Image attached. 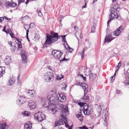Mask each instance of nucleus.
<instances>
[{
    "label": "nucleus",
    "instance_id": "obj_1",
    "mask_svg": "<svg viewBox=\"0 0 129 129\" xmlns=\"http://www.w3.org/2000/svg\"><path fill=\"white\" fill-rule=\"evenodd\" d=\"M46 39L43 44L44 46H46L47 45H50L52 43L57 41L58 39L61 37V40L63 42H64V35L59 36L58 33H54L53 35L47 34L46 35Z\"/></svg>",
    "mask_w": 129,
    "mask_h": 129
},
{
    "label": "nucleus",
    "instance_id": "obj_2",
    "mask_svg": "<svg viewBox=\"0 0 129 129\" xmlns=\"http://www.w3.org/2000/svg\"><path fill=\"white\" fill-rule=\"evenodd\" d=\"M58 106L61 113L59 116L60 118L56 120L54 125V127L63 125V122L64 123V105L61 103L59 104Z\"/></svg>",
    "mask_w": 129,
    "mask_h": 129
},
{
    "label": "nucleus",
    "instance_id": "obj_3",
    "mask_svg": "<svg viewBox=\"0 0 129 129\" xmlns=\"http://www.w3.org/2000/svg\"><path fill=\"white\" fill-rule=\"evenodd\" d=\"M119 5H114L113 7L110 9L111 14L114 15V18H115L117 19L120 20L121 19V16L119 15L117 12H118L119 11L117 9H120V8L119 6Z\"/></svg>",
    "mask_w": 129,
    "mask_h": 129
},
{
    "label": "nucleus",
    "instance_id": "obj_4",
    "mask_svg": "<svg viewBox=\"0 0 129 129\" xmlns=\"http://www.w3.org/2000/svg\"><path fill=\"white\" fill-rule=\"evenodd\" d=\"M34 118L35 120L41 122L45 119V114L42 112H38L34 115Z\"/></svg>",
    "mask_w": 129,
    "mask_h": 129
},
{
    "label": "nucleus",
    "instance_id": "obj_5",
    "mask_svg": "<svg viewBox=\"0 0 129 129\" xmlns=\"http://www.w3.org/2000/svg\"><path fill=\"white\" fill-rule=\"evenodd\" d=\"M48 103L45 104L43 106L45 108H48L49 109L51 110V111L53 112V114L57 112L58 108L55 105H48Z\"/></svg>",
    "mask_w": 129,
    "mask_h": 129
},
{
    "label": "nucleus",
    "instance_id": "obj_6",
    "mask_svg": "<svg viewBox=\"0 0 129 129\" xmlns=\"http://www.w3.org/2000/svg\"><path fill=\"white\" fill-rule=\"evenodd\" d=\"M62 54V52L59 50L54 49L52 51V55L56 58L59 59Z\"/></svg>",
    "mask_w": 129,
    "mask_h": 129
},
{
    "label": "nucleus",
    "instance_id": "obj_7",
    "mask_svg": "<svg viewBox=\"0 0 129 129\" xmlns=\"http://www.w3.org/2000/svg\"><path fill=\"white\" fill-rule=\"evenodd\" d=\"M57 97H54L51 95L50 96H48L47 98L48 100V102H46V103H45L44 104V105L45 104L47 103H48L47 104L48 105H54V102L56 100V99H57Z\"/></svg>",
    "mask_w": 129,
    "mask_h": 129
},
{
    "label": "nucleus",
    "instance_id": "obj_8",
    "mask_svg": "<svg viewBox=\"0 0 129 129\" xmlns=\"http://www.w3.org/2000/svg\"><path fill=\"white\" fill-rule=\"evenodd\" d=\"M53 77V73L51 72H48L47 73L44 77L45 80L47 82L50 81L51 80V77Z\"/></svg>",
    "mask_w": 129,
    "mask_h": 129
},
{
    "label": "nucleus",
    "instance_id": "obj_9",
    "mask_svg": "<svg viewBox=\"0 0 129 129\" xmlns=\"http://www.w3.org/2000/svg\"><path fill=\"white\" fill-rule=\"evenodd\" d=\"M25 97L23 96H19L18 99L17 100V103L18 105H21L26 101Z\"/></svg>",
    "mask_w": 129,
    "mask_h": 129
},
{
    "label": "nucleus",
    "instance_id": "obj_10",
    "mask_svg": "<svg viewBox=\"0 0 129 129\" xmlns=\"http://www.w3.org/2000/svg\"><path fill=\"white\" fill-rule=\"evenodd\" d=\"M22 57V60L23 62L24 63L27 62L26 55L25 54V51L24 50H22L20 52Z\"/></svg>",
    "mask_w": 129,
    "mask_h": 129
},
{
    "label": "nucleus",
    "instance_id": "obj_11",
    "mask_svg": "<svg viewBox=\"0 0 129 129\" xmlns=\"http://www.w3.org/2000/svg\"><path fill=\"white\" fill-rule=\"evenodd\" d=\"M123 26H121L113 32V35L116 36H119L123 31Z\"/></svg>",
    "mask_w": 129,
    "mask_h": 129
},
{
    "label": "nucleus",
    "instance_id": "obj_12",
    "mask_svg": "<svg viewBox=\"0 0 129 129\" xmlns=\"http://www.w3.org/2000/svg\"><path fill=\"white\" fill-rule=\"evenodd\" d=\"M28 105L31 109H34L36 107V104L35 102L32 100L28 101Z\"/></svg>",
    "mask_w": 129,
    "mask_h": 129
},
{
    "label": "nucleus",
    "instance_id": "obj_13",
    "mask_svg": "<svg viewBox=\"0 0 129 129\" xmlns=\"http://www.w3.org/2000/svg\"><path fill=\"white\" fill-rule=\"evenodd\" d=\"M65 43H66V45H65V48L66 50L65 51L66 52V53L68 54L69 52L72 53L73 50L72 48H71L69 46V45L67 43V42L65 39Z\"/></svg>",
    "mask_w": 129,
    "mask_h": 129
},
{
    "label": "nucleus",
    "instance_id": "obj_14",
    "mask_svg": "<svg viewBox=\"0 0 129 129\" xmlns=\"http://www.w3.org/2000/svg\"><path fill=\"white\" fill-rule=\"evenodd\" d=\"M114 39V38H111V34H109L106 36L104 42L105 43H109Z\"/></svg>",
    "mask_w": 129,
    "mask_h": 129
},
{
    "label": "nucleus",
    "instance_id": "obj_15",
    "mask_svg": "<svg viewBox=\"0 0 129 129\" xmlns=\"http://www.w3.org/2000/svg\"><path fill=\"white\" fill-rule=\"evenodd\" d=\"M92 107L91 105H89L86 111L85 115H91L93 112V111L92 109Z\"/></svg>",
    "mask_w": 129,
    "mask_h": 129
},
{
    "label": "nucleus",
    "instance_id": "obj_16",
    "mask_svg": "<svg viewBox=\"0 0 129 129\" xmlns=\"http://www.w3.org/2000/svg\"><path fill=\"white\" fill-rule=\"evenodd\" d=\"M70 124L68 120V118L65 117V127L66 128H68V129H72L73 124H72L70 126L69 124Z\"/></svg>",
    "mask_w": 129,
    "mask_h": 129
},
{
    "label": "nucleus",
    "instance_id": "obj_17",
    "mask_svg": "<svg viewBox=\"0 0 129 129\" xmlns=\"http://www.w3.org/2000/svg\"><path fill=\"white\" fill-rule=\"evenodd\" d=\"M6 64L8 65L11 62V59L10 56H6L5 59L4 60Z\"/></svg>",
    "mask_w": 129,
    "mask_h": 129
},
{
    "label": "nucleus",
    "instance_id": "obj_18",
    "mask_svg": "<svg viewBox=\"0 0 129 129\" xmlns=\"http://www.w3.org/2000/svg\"><path fill=\"white\" fill-rule=\"evenodd\" d=\"M80 86L82 87L84 90H86V92H87L88 90V85L85 83H81Z\"/></svg>",
    "mask_w": 129,
    "mask_h": 129
},
{
    "label": "nucleus",
    "instance_id": "obj_19",
    "mask_svg": "<svg viewBox=\"0 0 129 129\" xmlns=\"http://www.w3.org/2000/svg\"><path fill=\"white\" fill-rule=\"evenodd\" d=\"M50 93L51 96L58 97V95H57L56 90V89L51 90Z\"/></svg>",
    "mask_w": 129,
    "mask_h": 129
},
{
    "label": "nucleus",
    "instance_id": "obj_20",
    "mask_svg": "<svg viewBox=\"0 0 129 129\" xmlns=\"http://www.w3.org/2000/svg\"><path fill=\"white\" fill-rule=\"evenodd\" d=\"M69 108L68 107V105H65V117L67 116L70 114Z\"/></svg>",
    "mask_w": 129,
    "mask_h": 129
},
{
    "label": "nucleus",
    "instance_id": "obj_21",
    "mask_svg": "<svg viewBox=\"0 0 129 129\" xmlns=\"http://www.w3.org/2000/svg\"><path fill=\"white\" fill-rule=\"evenodd\" d=\"M32 125V124L30 123V122L29 123H26L25 124L24 129H31Z\"/></svg>",
    "mask_w": 129,
    "mask_h": 129
},
{
    "label": "nucleus",
    "instance_id": "obj_22",
    "mask_svg": "<svg viewBox=\"0 0 129 129\" xmlns=\"http://www.w3.org/2000/svg\"><path fill=\"white\" fill-rule=\"evenodd\" d=\"M57 95H58V97H57V99H58L59 100H60L59 99L60 98L61 99L60 100V101L61 102H63V100H64V98L63 97V96H64L63 94H58Z\"/></svg>",
    "mask_w": 129,
    "mask_h": 129
},
{
    "label": "nucleus",
    "instance_id": "obj_23",
    "mask_svg": "<svg viewBox=\"0 0 129 129\" xmlns=\"http://www.w3.org/2000/svg\"><path fill=\"white\" fill-rule=\"evenodd\" d=\"M110 17L109 20L107 22V26H109V23L110 22H111V20L113 19V18H114V15H112V14H111L110 13V14L109 15Z\"/></svg>",
    "mask_w": 129,
    "mask_h": 129
},
{
    "label": "nucleus",
    "instance_id": "obj_24",
    "mask_svg": "<svg viewBox=\"0 0 129 129\" xmlns=\"http://www.w3.org/2000/svg\"><path fill=\"white\" fill-rule=\"evenodd\" d=\"M76 116L77 118L81 121H83V116L82 114H76Z\"/></svg>",
    "mask_w": 129,
    "mask_h": 129
},
{
    "label": "nucleus",
    "instance_id": "obj_25",
    "mask_svg": "<svg viewBox=\"0 0 129 129\" xmlns=\"http://www.w3.org/2000/svg\"><path fill=\"white\" fill-rule=\"evenodd\" d=\"M89 104H87V103H86V104L84 105L83 108H82L83 110V112L84 114H85L86 112L85 110H87V109L88 107L89 106Z\"/></svg>",
    "mask_w": 129,
    "mask_h": 129
},
{
    "label": "nucleus",
    "instance_id": "obj_26",
    "mask_svg": "<svg viewBox=\"0 0 129 129\" xmlns=\"http://www.w3.org/2000/svg\"><path fill=\"white\" fill-rule=\"evenodd\" d=\"M98 106V109H97V113H98V116L99 117L100 115L101 112L102 110V109L101 108V105L100 106H98Z\"/></svg>",
    "mask_w": 129,
    "mask_h": 129
},
{
    "label": "nucleus",
    "instance_id": "obj_27",
    "mask_svg": "<svg viewBox=\"0 0 129 129\" xmlns=\"http://www.w3.org/2000/svg\"><path fill=\"white\" fill-rule=\"evenodd\" d=\"M90 74L89 76V80L91 81H92L94 79V78L96 77V75L93 74L92 73H91L90 72Z\"/></svg>",
    "mask_w": 129,
    "mask_h": 129
},
{
    "label": "nucleus",
    "instance_id": "obj_28",
    "mask_svg": "<svg viewBox=\"0 0 129 129\" xmlns=\"http://www.w3.org/2000/svg\"><path fill=\"white\" fill-rule=\"evenodd\" d=\"M42 104L43 105V106L44 107V104L45 103H46V102H48V98L47 99L46 97H44L42 98Z\"/></svg>",
    "mask_w": 129,
    "mask_h": 129
},
{
    "label": "nucleus",
    "instance_id": "obj_29",
    "mask_svg": "<svg viewBox=\"0 0 129 129\" xmlns=\"http://www.w3.org/2000/svg\"><path fill=\"white\" fill-rule=\"evenodd\" d=\"M64 76L62 75L61 74H58L56 75V79L58 80H60L62 78H63Z\"/></svg>",
    "mask_w": 129,
    "mask_h": 129
},
{
    "label": "nucleus",
    "instance_id": "obj_30",
    "mask_svg": "<svg viewBox=\"0 0 129 129\" xmlns=\"http://www.w3.org/2000/svg\"><path fill=\"white\" fill-rule=\"evenodd\" d=\"M22 114L23 115L25 116H28L30 114L27 111H25L22 112Z\"/></svg>",
    "mask_w": 129,
    "mask_h": 129
},
{
    "label": "nucleus",
    "instance_id": "obj_31",
    "mask_svg": "<svg viewBox=\"0 0 129 129\" xmlns=\"http://www.w3.org/2000/svg\"><path fill=\"white\" fill-rule=\"evenodd\" d=\"M5 68L4 67H0V71H1V72H2V73H2L3 74H4L5 73Z\"/></svg>",
    "mask_w": 129,
    "mask_h": 129
},
{
    "label": "nucleus",
    "instance_id": "obj_32",
    "mask_svg": "<svg viewBox=\"0 0 129 129\" xmlns=\"http://www.w3.org/2000/svg\"><path fill=\"white\" fill-rule=\"evenodd\" d=\"M78 104L80 106L81 108H83L84 105L86 104V103L84 102H80L78 103Z\"/></svg>",
    "mask_w": 129,
    "mask_h": 129
},
{
    "label": "nucleus",
    "instance_id": "obj_33",
    "mask_svg": "<svg viewBox=\"0 0 129 129\" xmlns=\"http://www.w3.org/2000/svg\"><path fill=\"white\" fill-rule=\"evenodd\" d=\"M81 99L84 100L85 102L88 101H89V97L88 96L83 97L82 98H81Z\"/></svg>",
    "mask_w": 129,
    "mask_h": 129
},
{
    "label": "nucleus",
    "instance_id": "obj_34",
    "mask_svg": "<svg viewBox=\"0 0 129 129\" xmlns=\"http://www.w3.org/2000/svg\"><path fill=\"white\" fill-rule=\"evenodd\" d=\"M6 124L5 123L1 124H0V128L1 129H5Z\"/></svg>",
    "mask_w": 129,
    "mask_h": 129
},
{
    "label": "nucleus",
    "instance_id": "obj_35",
    "mask_svg": "<svg viewBox=\"0 0 129 129\" xmlns=\"http://www.w3.org/2000/svg\"><path fill=\"white\" fill-rule=\"evenodd\" d=\"M17 6V4L13 2H12L10 3V6L11 7H14Z\"/></svg>",
    "mask_w": 129,
    "mask_h": 129
},
{
    "label": "nucleus",
    "instance_id": "obj_36",
    "mask_svg": "<svg viewBox=\"0 0 129 129\" xmlns=\"http://www.w3.org/2000/svg\"><path fill=\"white\" fill-rule=\"evenodd\" d=\"M9 85H12L14 83V80H12V79H10L9 80Z\"/></svg>",
    "mask_w": 129,
    "mask_h": 129
},
{
    "label": "nucleus",
    "instance_id": "obj_37",
    "mask_svg": "<svg viewBox=\"0 0 129 129\" xmlns=\"http://www.w3.org/2000/svg\"><path fill=\"white\" fill-rule=\"evenodd\" d=\"M10 3H10L9 1L6 2L5 3V5L6 7L7 8H8L9 6H10Z\"/></svg>",
    "mask_w": 129,
    "mask_h": 129
},
{
    "label": "nucleus",
    "instance_id": "obj_38",
    "mask_svg": "<svg viewBox=\"0 0 129 129\" xmlns=\"http://www.w3.org/2000/svg\"><path fill=\"white\" fill-rule=\"evenodd\" d=\"M95 29V26L94 25H93L91 27V32L94 33Z\"/></svg>",
    "mask_w": 129,
    "mask_h": 129
},
{
    "label": "nucleus",
    "instance_id": "obj_39",
    "mask_svg": "<svg viewBox=\"0 0 129 129\" xmlns=\"http://www.w3.org/2000/svg\"><path fill=\"white\" fill-rule=\"evenodd\" d=\"M35 37V39L37 40H39L40 38L39 35L37 33L36 34Z\"/></svg>",
    "mask_w": 129,
    "mask_h": 129
},
{
    "label": "nucleus",
    "instance_id": "obj_40",
    "mask_svg": "<svg viewBox=\"0 0 129 129\" xmlns=\"http://www.w3.org/2000/svg\"><path fill=\"white\" fill-rule=\"evenodd\" d=\"M18 6H19L20 4H21L22 3H23L24 2L25 0H18Z\"/></svg>",
    "mask_w": 129,
    "mask_h": 129
},
{
    "label": "nucleus",
    "instance_id": "obj_41",
    "mask_svg": "<svg viewBox=\"0 0 129 129\" xmlns=\"http://www.w3.org/2000/svg\"><path fill=\"white\" fill-rule=\"evenodd\" d=\"M6 33H8L9 34H10L12 32V30H11L10 29H7L6 30Z\"/></svg>",
    "mask_w": 129,
    "mask_h": 129
},
{
    "label": "nucleus",
    "instance_id": "obj_42",
    "mask_svg": "<svg viewBox=\"0 0 129 129\" xmlns=\"http://www.w3.org/2000/svg\"><path fill=\"white\" fill-rule=\"evenodd\" d=\"M35 26V24L33 23H31L29 25V28H30L31 27H34Z\"/></svg>",
    "mask_w": 129,
    "mask_h": 129
},
{
    "label": "nucleus",
    "instance_id": "obj_43",
    "mask_svg": "<svg viewBox=\"0 0 129 129\" xmlns=\"http://www.w3.org/2000/svg\"><path fill=\"white\" fill-rule=\"evenodd\" d=\"M18 49L19 48L21 49L22 48L21 43H18Z\"/></svg>",
    "mask_w": 129,
    "mask_h": 129
},
{
    "label": "nucleus",
    "instance_id": "obj_44",
    "mask_svg": "<svg viewBox=\"0 0 129 129\" xmlns=\"http://www.w3.org/2000/svg\"><path fill=\"white\" fill-rule=\"evenodd\" d=\"M80 76H81L83 79V80L84 81H86V77L84 76L83 74L79 75Z\"/></svg>",
    "mask_w": 129,
    "mask_h": 129
},
{
    "label": "nucleus",
    "instance_id": "obj_45",
    "mask_svg": "<svg viewBox=\"0 0 129 129\" xmlns=\"http://www.w3.org/2000/svg\"><path fill=\"white\" fill-rule=\"evenodd\" d=\"M114 77L113 76H112L110 78V79L111 80V83H112L113 81V80L114 79Z\"/></svg>",
    "mask_w": 129,
    "mask_h": 129
},
{
    "label": "nucleus",
    "instance_id": "obj_46",
    "mask_svg": "<svg viewBox=\"0 0 129 129\" xmlns=\"http://www.w3.org/2000/svg\"><path fill=\"white\" fill-rule=\"evenodd\" d=\"M38 15L40 16H41L42 15V12L40 11V10H39L38 11Z\"/></svg>",
    "mask_w": 129,
    "mask_h": 129
},
{
    "label": "nucleus",
    "instance_id": "obj_47",
    "mask_svg": "<svg viewBox=\"0 0 129 129\" xmlns=\"http://www.w3.org/2000/svg\"><path fill=\"white\" fill-rule=\"evenodd\" d=\"M32 92H33L32 90H30L28 91V93H30V94H30V95H33V93Z\"/></svg>",
    "mask_w": 129,
    "mask_h": 129
},
{
    "label": "nucleus",
    "instance_id": "obj_48",
    "mask_svg": "<svg viewBox=\"0 0 129 129\" xmlns=\"http://www.w3.org/2000/svg\"><path fill=\"white\" fill-rule=\"evenodd\" d=\"M10 35L11 37L12 38H14V34L12 32L10 34Z\"/></svg>",
    "mask_w": 129,
    "mask_h": 129
},
{
    "label": "nucleus",
    "instance_id": "obj_49",
    "mask_svg": "<svg viewBox=\"0 0 129 129\" xmlns=\"http://www.w3.org/2000/svg\"><path fill=\"white\" fill-rule=\"evenodd\" d=\"M80 82L79 81H77V82H76V85H80Z\"/></svg>",
    "mask_w": 129,
    "mask_h": 129
},
{
    "label": "nucleus",
    "instance_id": "obj_50",
    "mask_svg": "<svg viewBox=\"0 0 129 129\" xmlns=\"http://www.w3.org/2000/svg\"><path fill=\"white\" fill-rule=\"evenodd\" d=\"M4 17L5 18V19L7 20H8V21H9L10 20H11V19L10 18H8V17H6V16H4Z\"/></svg>",
    "mask_w": 129,
    "mask_h": 129
},
{
    "label": "nucleus",
    "instance_id": "obj_51",
    "mask_svg": "<svg viewBox=\"0 0 129 129\" xmlns=\"http://www.w3.org/2000/svg\"><path fill=\"white\" fill-rule=\"evenodd\" d=\"M6 25H5L4 26V27L3 29V31L6 32Z\"/></svg>",
    "mask_w": 129,
    "mask_h": 129
},
{
    "label": "nucleus",
    "instance_id": "obj_52",
    "mask_svg": "<svg viewBox=\"0 0 129 129\" xmlns=\"http://www.w3.org/2000/svg\"><path fill=\"white\" fill-rule=\"evenodd\" d=\"M74 28L75 31H77L78 30V27H77L76 26H74Z\"/></svg>",
    "mask_w": 129,
    "mask_h": 129
},
{
    "label": "nucleus",
    "instance_id": "obj_53",
    "mask_svg": "<svg viewBox=\"0 0 129 129\" xmlns=\"http://www.w3.org/2000/svg\"><path fill=\"white\" fill-rule=\"evenodd\" d=\"M54 33H55L53 31H51L50 32V34L51 35H53Z\"/></svg>",
    "mask_w": 129,
    "mask_h": 129
},
{
    "label": "nucleus",
    "instance_id": "obj_54",
    "mask_svg": "<svg viewBox=\"0 0 129 129\" xmlns=\"http://www.w3.org/2000/svg\"><path fill=\"white\" fill-rule=\"evenodd\" d=\"M82 109H80V111L78 113V114H82Z\"/></svg>",
    "mask_w": 129,
    "mask_h": 129
},
{
    "label": "nucleus",
    "instance_id": "obj_55",
    "mask_svg": "<svg viewBox=\"0 0 129 129\" xmlns=\"http://www.w3.org/2000/svg\"><path fill=\"white\" fill-rule=\"evenodd\" d=\"M29 32V30L28 29L26 30V36H28V32Z\"/></svg>",
    "mask_w": 129,
    "mask_h": 129
},
{
    "label": "nucleus",
    "instance_id": "obj_56",
    "mask_svg": "<svg viewBox=\"0 0 129 129\" xmlns=\"http://www.w3.org/2000/svg\"><path fill=\"white\" fill-rule=\"evenodd\" d=\"M120 67V65H119V66L117 65V66L116 67V69H117V70H118L119 69Z\"/></svg>",
    "mask_w": 129,
    "mask_h": 129
},
{
    "label": "nucleus",
    "instance_id": "obj_57",
    "mask_svg": "<svg viewBox=\"0 0 129 129\" xmlns=\"http://www.w3.org/2000/svg\"><path fill=\"white\" fill-rule=\"evenodd\" d=\"M18 42V43H21V40L19 39V40L17 41Z\"/></svg>",
    "mask_w": 129,
    "mask_h": 129
},
{
    "label": "nucleus",
    "instance_id": "obj_58",
    "mask_svg": "<svg viewBox=\"0 0 129 129\" xmlns=\"http://www.w3.org/2000/svg\"><path fill=\"white\" fill-rule=\"evenodd\" d=\"M86 90H84V96L83 97L85 96L86 94V93H87V92H86Z\"/></svg>",
    "mask_w": 129,
    "mask_h": 129
},
{
    "label": "nucleus",
    "instance_id": "obj_59",
    "mask_svg": "<svg viewBox=\"0 0 129 129\" xmlns=\"http://www.w3.org/2000/svg\"><path fill=\"white\" fill-rule=\"evenodd\" d=\"M13 47H14V48L13 49V50L14 51H15V49H16V47L15 45L13 46Z\"/></svg>",
    "mask_w": 129,
    "mask_h": 129
},
{
    "label": "nucleus",
    "instance_id": "obj_60",
    "mask_svg": "<svg viewBox=\"0 0 129 129\" xmlns=\"http://www.w3.org/2000/svg\"><path fill=\"white\" fill-rule=\"evenodd\" d=\"M29 0H26V2H25V3L26 4H28L29 2Z\"/></svg>",
    "mask_w": 129,
    "mask_h": 129
},
{
    "label": "nucleus",
    "instance_id": "obj_61",
    "mask_svg": "<svg viewBox=\"0 0 129 129\" xmlns=\"http://www.w3.org/2000/svg\"><path fill=\"white\" fill-rule=\"evenodd\" d=\"M83 51L82 52V54H83V55L84 54V51H85V49L84 48L83 49Z\"/></svg>",
    "mask_w": 129,
    "mask_h": 129
},
{
    "label": "nucleus",
    "instance_id": "obj_62",
    "mask_svg": "<svg viewBox=\"0 0 129 129\" xmlns=\"http://www.w3.org/2000/svg\"><path fill=\"white\" fill-rule=\"evenodd\" d=\"M104 118H105V119H104V120L105 122H106V121L107 120L106 118V116L105 115L104 116Z\"/></svg>",
    "mask_w": 129,
    "mask_h": 129
},
{
    "label": "nucleus",
    "instance_id": "obj_63",
    "mask_svg": "<svg viewBox=\"0 0 129 129\" xmlns=\"http://www.w3.org/2000/svg\"><path fill=\"white\" fill-rule=\"evenodd\" d=\"M116 92L117 93H119L120 92V90H116Z\"/></svg>",
    "mask_w": 129,
    "mask_h": 129
},
{
    "label": "nucleus",
    "instance_id": "obj_64",
    "mask_svg": "<svg viewBox=\"0 0 129 129\" xmlns=\"http://www.w3.org/2000/svg\"><path fill=\"white\" fill-rule=\"evenodd\" d=\"M56 129H64L62 128V127L60 126L59 127H58Z\"/></svg>",
    "mask_w": 129,
    "mask_h": 129
}]
</instances>
